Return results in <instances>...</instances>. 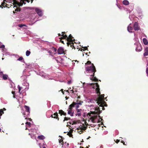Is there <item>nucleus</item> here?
Wrapping results in <instances>:
<instances>
[{"label": "nucleus", "mask_w": 148, "mask_h": 148, "mask_svg": "<svg viewBox=\"0 0 148 148\" xmlns=\"http://www.w3.org/2000/svg\"><path fill=\"white\" fill-rule=\"evenodd\" d=\"M98 95L99 97L95 101L98 104V105L99 106V107H102V110H103L105 109L104 106H107L106 103L104 101V99H103L104 95L102 94L101 95V94L100 95H99V94H98Z\"/></svg>", "instance_id": "obj_1"}, {"label": "nucleus", "mask_w": 148, "mask_h": 148, "mask_svg": "<svg viewBox=\"0 0 148 148\" xmlns=\"http://www.w3.org/2000/svg\"><path fill=\"white\" fill-rule=\"evenodd\" d=\"M86 70L88 73H93V76L94 74L96 71L95 68L93 64H91V65L90 66H88L86 68Z\"/></svg>", "instance_id": "obj_2"}, {"label": "nucleus", "mask_w": 148, "mask_h": 148, "mask_svg": "<svg viewBox=\"0 0 148 148\" xmlns=\"http://www.w3.org/2000/svg\"><path fill=\"white\" fill-rule=\"evenodd\" d=\"M75 104L74 103H72L69 106V108L67 110L68 111V114H70L71 116H73L74 112H72V109L73 107H75Z\"/></svg>", "instance_id": "obj_3"}, {"label": "nucleus", "mask_w": 148, "mask_h": 148, "mask_svg": "<svg viewBox=\"0 0 148 148\" xmlns=\"http://www.w3.org/2000/svg\"><path fill=\"white\" fill-rule=\"evenodd\" d=\"M93 88L95 89L96 93L100 95V92L99 86L97 83H95L93 84Z\"/></svg>", "instance_id": "obj_4"}, {"label": "nucleus", "mask_w": 148, "mask_h": 148, "mask_svg": "<svg viewBox=\"0 0 148 148\" xmlns=\"http://www.w3.org/2000/svg\"><path fill=\"white\" fill-rule=\"evenodd\" d=\"M101 112L102 110H100L99 108V107L97 106L95 108V111L91 112L90 114L99 115L101 113Z\"/></svg>", "instance_id": "obj_5"}, {"label": "nucleus", "mask_w": 148, "mask_h": 148, "mask_svg": "<svg viewBox=\"0 0 148 148\" xmlns=\"http://www.w3.org/2000/svg\"><path fill=\"white\" fill-rule=\"evenodd\" d=\"M98 116L99 118L100 117V116L99 115L98 116L97 115L94 116H91L90 118V120H91L92 122L93 123H95L96 122L99 123L100 122L99 121V120H96V119H97Z\"/></svg>", "instance_id": "obj_6"}, {"label": "nucleus", "mask_w": 148, "mask_h": 148, "mask_svg": "<svg viewBox=\"0 0 148 148\" xmlns=\"http://www.w3.org/2000/svg\"><path fill=\"white\" fill-rule=\"evenodd\" d=\"M133 27L135 31H138L139 29L140 28L138 26V23L137 22H135L134 23Z\"/></svg>", "instance_id": "obj_7"}, {"label": "nucleus", "mask_w": 148, "mask_h": 148, "mask_svg": "<svg viewBox=\"0 0 148 148\" xmlns=\"http://www.w3.org/2000/svg\"><path fill=\"white\" fill-rule=\"evenodd\" d=\"M68 39H67V42H75V40L74 39H73L74 38L72 36L71 34H70L69 36V37H68Z\"/></svg>", "instance_id": "obj_8"}, {"label": "nucleus", "mask_w": 148, "mask_h": 148, "mask_svg": "<svg viewBox=\"0 0 148 148\" xmlns=\"http://www.w3.org/2000/svg\"><path fill=\"white\" fill-rule=\"evenodd\" d=\"M58 52L59 54H62L64 53V49L62 47H60L58 49Z\"/></svg>", "instance_id": "obj_9"}, {"label": "nucleus", "mask_w": 148, "mask_h": 148, "mask_svg": "<svg viewBox=\"0 0 148 148\" xmlns=\"http://www.w3.org/2000/svg\"><path fill=\"white\" fill-rule=\"evenodd\" d=\"M20 1L21 4L20 6H22L23 3L25 4L26 2L29 3L30 2V0H20Z\"/></svg>", "instance_id": "obj_10"}, {"label": "nucleus", "mask_w": 148, "mask_h": 148, "mask_svg": "<svg viewBox=\"0 0 148 148\" xmlns=\"http://www.w3.org/2000/svg\"><path fill=\"white\" fill-rule=\"evenodd\" d=\"M142 50V48L141 45L140 44H138L136 48V50L137 51H140Z\"/></svg>", "instance_id": "obj_11"}, {"label": "nucleus", "mask_w": 148, "mask_h": 148, "mask_svg": "<svg viewBox=\"0 0 148 148\" xmlns=\"http://www.w3.org/2000/svg\"><path fill=\"white\" fill-rule=\"evenodd\" d=\"M51 117L52 118L57 119L58 121L59 120V118L58 117V113L57 112L55 113L53 115H52Z\"/></svg>", "instance_id": "obj_12"}, {"label": "nucleus", "mask_w": 148, "mask_h": 148, "mask_svg": "<svg viewBox=\"0 0 148 148\" xmlns=\"http://www.w3.org/2000/svg\"><path fill=\"white\" fill-rule=\"evenodd\" d=\"M66 43L68 46H69V45H70V47L72 49L74 48L75 49V47L73 45L74 43H73V42H66Z\"/></svg>", "instance_id": "obj_13"}, {"label": "nucleus", "mask_w": 148, "mask_h": 148, "mask_svg": "<svg viewBox=\"0 0 148 148\" xmlns=\"http://www.w3.org/2000/svg\"><path fill=\"white\" fill-rule=\"evenodd\" d=\"M36 12L40 16L42 15V11L41 10L38 8H36L35 10Z\"/></svg>", "instance_id": "obj_14"}, {"label": "nucleus", "mask_w": 148, "mask_h": 148, "mask_svg": "<svg viewBox=\"0 0 148 148\" xmlns=\"http://www.w3.org/2000/svg\"><path fill=\"white\" fill-rule=\"evenodd\" d=\"M95 74H94V75L93 76V74L92 75H90V76L91 77H92L90 79L92 81L95 82H98V80L97 78H96V77L95 76Z\"/></svg>", "instance_id": "obj_15"}, {"label": "nucleus", "mask_w": 148, "mask_h": 148, "mask_svg": "<svg viewBox=\"0 0 148 148\" xmlns=\"http://www.w3.org/2000/svg\"><path fill=\"white\" fill-rule=\"evenodd\" d=\"M82 111L81 109H77V113L76 114L75 116H77V115L78 116H80L81 115V112Z\"/></svg>", "instance_id": "obj_16"}, {"label": "nucleus", "mask_w": 148, "mask_h": 148, "mask_svg": "<svg viewBox=\"0 0 148 148\" xmlns=\"http://www.w3.org/2000/svg\"><path fill=\"white\" fill-rule=\"evenodd\" d=\"M62 37H61V39H65V41L66 42H67V39H68V36L66 35H63V34H62Z\"/></svg>", "instance_id": "obj_17"}, {"label": "nucleus", "mask_w": 148, "mask_h": 148, "mask_svg": "<svg viewBox=\"0 0 148 148\" xmlns=\"http://www.w3.org/2000/svg\"><path fill=\"white\" fill-rule=\"evenodd\" d=\"M59 113L60 114L61 116H62V115L64 116H66V113H65L62 110H59Z\"/></svg>", "instance_id": "obj_18"}, {"label": "nucleus", "mask_w": 148, "mask_h": 148, "mask_svg": "<svg viewBox=\"0 0 148 148\" xmlns=\"http://www.w3.org/2000/svg\"><path fill=\"white\" fill-rule=\"evenodd\" d=\"M82 125V126L81 127H80V130L81 131V132H82L81 133H79L80 134H81V133H82L83 130H85L87 128L84 125V124H83Z\"/></svg>", "instance_id": "obj_19"}, {"label": "nucleus", "mask_w": 148, "mask_h": 148, "mask_svg": "<svg viewBox=\"0 0 148 148\" xmlns=\"http://www.w3.org/2000/svg\"><path fill=\"white\" fill-rule=\"evenodd\" d=\"M143 55L144 56H148V47H146L145 49V52L144 53Z\"/></svg>", "instance_id": "obj_20"}, {"label": "nucleus", "mask_w": 148, "mask_h": 148, "mask_svg": "<svg viewBox=\"0 0 148 148\" xmlns=\"http://www.w3.org/2000/svg\"><path fill=\"white\" fill-rule=\"evenodd\" d=\"M6 110V109L5 108L0 110V119L1 118V116L2 115V114H4L3 111H5Z\"/></svg>", "instance_id": "obj_21"}, {"label": "nucleus", "mask_w": 148, "mask_h": 148, "mask_svg": "<svg viewBox=\"0 0 148 148\" xmlns=\"http://www.w3.org/2000/svg\"><path fill=\"white\" fill-rule=\"evenodd\" d=\"M130 24L127 27V30L128 31L130 32H132V30L133 28L132 26H130Z\"/></svg>", "instance_id": "obj_22"}, {"label": "nucleus", "mask_w": 148, "mask_h": 148, "mask_svg": "<svg viewBox=\"0 0 148 148\" xmlns=\"http://www.w3.org/2000/svg\"><path fill=\"white\" fill-rule=\"evenodd\" d=\"M73 103H74L75 104V106L76 104L82 105V103H83V102L82 101H80L78 100H77L76 103L73 102Z\"/></svg>", "instance_id": "obj_23"}, {"label": "nucleus", "mask_w": 148, "mask_h": 148, "mask_svg": "<svg viewBox=\"0 0 148 148\" xmlns=\"http://www.w3.org/2000/svg\"><path fill=\"white\" fill-rule=\"evenodd\" d=\"M73 103H74L75 104V106L76 104L82 105V103H83V102L82 101H80L78 100H77L76 103L73 102Z\"/></svg>", "instance_id": "obj_24"}, {"label": "nucleus", "mask_w": 148, "mask_h": 148, "mask_svg": "<svg viewBox=\"0 0 148 148\" xmlns=\"http://www.w3.org/2000/svg\"><path fill=\"white\" fill-rule=\"evenodd\" d=\"M123 4L125 5H128L129 4V1L127 0H124L123 2Z\"/></svg>", "instance_id": "obj_25"}, {"label": "nucleus", "mask_w": 148, "mask_h": 148, "mask_svg": "<svg viewBox=\"0 0 148 148\" xmlns=\"http://www.w3.org/2000/svg\"><path fill=\"white\" fill-rule=\"evenodd\" d=\"M143 41L144 44L145 45H147L148 43V41L145 38H144L143 39Z\"/></svg>", "instance_id": "obj_26"}, {"label": "nucleus", "mask_w": 148, "mask_h": 148, "mask_svg": "<svg viewBox=\"0 0 148 148\" xmlns=\"http://www.w3.org/2000/svg\"><path fill=\"white\" fill-rule=\"evenodd\" d=\"M4 80H6L7 79L8 77V75L6 74H3L2 76Z\"/></svg>", "instance_id": "obj_27"}, {"label": "nucleus", "mask_w": 148, "mask_h": 148, "mask_svg": "<svg viewBox=\"0 0 148 148\" xmlns=\"http://www.w3.org/2000/svg\"><path fill=\"white\" fill-rule=\"evenodd\" d=\"M25 109L26 111L28 112V113H29V107L27 106H25Z\"/></svg>", "instance_id": "obj_28"}, {"label": "nucleus", "mask_w": 148, "mask_h": 148, "mask_svg": "<svg viewBox=\"0 0 148 148\" xmlns=\"http://www.w3.org/2000/svg\"><path fill=\"white\" fill-rule=\"evenodd\" d=\"M38 138L40 140H43L45 138V137L43 135H40L38 136Z\"/></svg>", "instance_id": "obj_29"}, {"label": "nucleus", "mask_w": 148, "mask_h": 148, "mask_svg": "<svg viewBox=\"0 0 148 148\" xmlns=\"http://www.w3.org/2000/svg\"><path fill=\"white\" fill-rule=\"evenodd\" d=\"M51 49L52 50V51H53V53H54V54H55V53L56 52L57 49L54 47H52V48H51Z\"/></svg>", "instance_id": "obj_30"}, {"label": "nucleus", "mask_w": 148, "mask_h": 148, "mask_svg": "<svg viewBox=\"0 0 148 148\" xmlns=\"http://www.w3.org/2000/svg\"><path fill=\"white\" fill-rule=\"evenodd\" d=\"M31 53V52L28 50L26 52V56H29Z\"/></svg>", "instance_id": "obj_31"}, {"label": "nucleus", "mask_w": 148, "mask_h": 148, "mask_svg": "<svg viewBox=\"0 0 148 148\" xmlns=\"http://www.w3.org/2000/svg\"><path fill=\"white\" fill-rule=\"evenodd\" d=\"M18 89L19 93L20 94H21V92H20V91H21V89H22V88L21 87H20L19 85L18 86Z\"/></svg>", "instance_id": "obj_32"}, {"label": "nucleus", "mask_w": 148, "mask_h": 148, "mask_svg": "<svg viewBox=\"0 0 148 148\" xmlns=\"http://www.w3.org/2000/svg\"><path fill=\"white\" fill-rule=\"evenodd\" d=\"M71 130H70V132L68 133L67 134L69 136V137H71L73 136V135L72 134V132H70Z\"/></svg>", "instance_id": "obj_33"}, {"label": "nucleus", "mask_w": 148, "mask_h": 148, "mask_svg": "<svg viewBox=\"0 0 148 148\" xmlns=\"http://www.w3.org/2000/svg\"><path fill=\"white\" fill-rule=\"evenodd\" d=\"M70 119V118L69 117H65L64 118V119L63 120V122H64L65 121H67L68 120H69Z\"/></svg>", "instance_id": "obj_34"}, {"label": "nucleus", "mask_w": 148, "mask_h": 148, "mask_svg": "<svg viewBox=\"0 0 148 148\" xmlns=\"http://www.w3.org/2000/svg\"><path fill=\"white\" fill-rule=\"evenodd\" d=\"M59 142L60 143H61L62 145H63V140L62 139H60V140H59Z\"/></svg>", "instance_id": "obj_35"}, {"label": "nucleus", "mask_w": 148, "mask_h": 148, "mask_svg": "<svg viewBox=\"0 0 148 148\" xmlns=\"http://www.w3.org/2000/svg\"><path fill=\"white\" fill-rule=\"evenodd\" d=\"M12 94H13V97L14 98H15V91H12Z\"/></svg>", "instance_id": "obj_36"}, {"label": "nucleus", "mask_w": 148, "mask_h": 148, "mask_svg": "<svg viewBox=\"0 0 148 148\" xmlns=\"http://www.w3.org/2000/svg\"><path fill=\"white\" fill-rule=\"evenodd\" d=\"M23 60V58L22 57H21L19 58L17 60H18V61H22Z\"/></svg>", "instance_id": "obj_37"}, {"label": "nucleus", "mask_w": 148, "mask_h": 148, "mask_svg": "<svg viewBox=\"0 0 148 148\" xmlns=\"http://www.w3.org/2000/svg\"><path fill=\"white\" fill-rule=\"evenodd\" d=\"M69 123L70 124H72V125L76 124V123L75 121H73L72 122H69Z\"/></svg>", "instance_id": "obj_38"}, {"label": "nucleus", "mask_w": 148, "mask_h": 148, "mask_svg": "<svg viewBox=\"0 0 148 148\" xmlns=\"http://www.w3.org/2000/svg\"><path fill=\"white\" fill-rule=\"evenodd\" d=\"M92 63H91V62L90 61H88L86 63V64H91Z\"/></svg>", "instance_id": "obj_39"}, {"label": "nucleus", "mask_w": 148, "mask_h": 148, "mask_svg": "<svg viewBox=\"0 0 148 148\" xmlns=\"http://www.w3.org/2000/svg\"><path fill=\"white\" fill-rule=\"evenodd\" d=\"M83 48L84 49H82V50H83V51H84L85 50H87L88 49L87 47H83Z\"/></svg>", "instance_id": "obj_40"}, {"label": "nucleus", "mask_w": 148, "mask_h": 148, "mask_svg": "<svg viewBox=\"0 0 148 148\" xmlns=\"http://www.w3.org/2000/svg\"><path fill=\"white\" fill-rule=\"evenodd\" d=\"M21 11V9L19 8H17L15 10V11Z\"/></svg>", "instance_id": "obj_41"}, {"label": "nucleus", "mask_w": 148, "mask_h": 148, "mask_svg": "<svg viewBox=\"0 0 148 148\" xmlns=\"http://www.w3.org/2000/svg\"><path fill=\"white\" fill-rule=\"evenodd\" d=\"M13 1V4L14 5L15 3H17V2L16 1V0H12Z\"/></svg>", "instance_id": "obj_42"}, {"label": "nucleus", "mask_w": 148, "mask_h": 148, "mask_svg": "<svg viewBox=\"0 0 148 148\" xmlns=\"http://www.w3.org/2000/svg\"><path fill=\"white\" fill-rule=\"evenodd\" d=\"M27 125H28L29 126H30L31 125V123L30 122H27L26 123Z\"/></svg>", "instance_id": "obj_43"}, {"label": "nucleus", "mask_w": 148, "mask_h": 148, "mask_svg": "<svg viewBox=\"0 0 148 148\" xmlns=\"http://www.w3.org/2000/svg\"><path fill=\"white\" fill-rule=\"evenodd\" d=\"M146 73L147 74V75L148 76V67H147L146 68Z\"/></svg>", "instance_id": "obj_44"}, {"label": "nucleus", "mask_w": 148, "mask_h": 148, "mask_svg": "<svg viewBox=\"0 0 148 148\" xmlns=\"http://www.w3.org/2000/svg\"><path fill=\"white\" fill-rule=\"evenodd\" d=\"M5 48V46L4 45H1L0 46V48Z\"/></svg>", "instance_id": "obj_45"}, {"label": "nucleus", "mask_w": 148, "mask_h": 148, "mask_svg": "<svg viewBox=\"0 0 148 148\" xmlns=\"http://www.w3.org/2000/svg\"><path fill=\"white\" fill-rule=\"evenodd\" d=\"M5 4H6L5 3L3 2V3H2L1 5L3 7H4V5H5Z\"/></svg>", "instance_id": "obj_46"}, {"label": "nucleus", "mask_w": 148, "mask_h": 148, "mask_svg": "<svg viewBox=\"0 0 148 148\" xmlns=\"http://www.w3.org/2000/svg\"><path fill=\"white\" fill-rule=\"evenodd\" d=\"M60 38V41L62 43H63V44H64V41L62 40V39H61V38Z\"/></svg>", "instance_id": "obj_47"}, {"label": "nucleus", "mask_w": 148, "mask_h": 148, "mask_svg": "<svg viewBox=\"0 0 148 148\" xmlns=\"http://www.w3.org/2000/svg\"><path fill=\"white\" fill-rule=\"evenodd\" d=\"M18 26L20 27H22L23 26V24H21L19 25Z\"/></svg>", "instance_id": "obj_48"}, {"label": "nucleus", "mask_w": 148, "mask_h": 148, "mask_svg": "<svg viewBox=\"0 0 148 148\" xmlns=\"http://www.w3.org/2000/svg\"><path fill=\"white\" fill-rule=\"evenodd\" d=\"M120 139L119 140H116V141H115V142L117 143H118L120 141Z\"/></svg>", "instance_id": "obj_49"}, {"label": "nucleus", "mask_w": 148, "mask_h": 148, "mask_svg": "<svg viewBox=\"0 0 148 148\" xmlns=\"http://www.w3.org/2000/svg\"><path fill=\"white\" fill-rule=\"evenodd\" d=\"M121 142L123 143V145H126L125 144V143L124 142V141L123 140H121Z\"/></svg>", "instance_id": "obj_50"}, {"label": "nucleus", "mask_w": 148, "mask_h": 148, "mask_svg": "<svg viewBox=\"0 0 148 148\" xmlns=\"http://www.w3.org/2000/svg\"><path fill=\"white\" fill-rule=\"evenodd\" d=\"M76 108L77 109H78V108L79 107V105L78 104H76Z\"/></svg>", "instance_id": "obj_51"}, {"label": "nucleus", "mask_w": 148, "mask_h": 148, "mask_svg": "<svg viewBox=\"0 0 148 148\" xmlns=\"http://www.w3.org/2000/svg\"><path fill=\"white\" fill-rule=\"evenodd\" d=\"M33 134H30V133H29V135H30V136H31V137L32 138H33L32 136Z\"/></svg>", "instance_id": "obj_52"}, {"label": "nucleus", "mask_w": 148, "mask_h": 148, "mask_svg": "<svg viewBox=\"0 0 148 148\" xmlns=\"http://www.w3.org/2000/svg\"><path fill=\"white\" fill-rule=\"evenodd\" d=\"M3 73L2 71L0 72V75H3Z\"/></svg>", "instance_id": "obj_53"}, {"label": "nucleus", "mask_w": 148, "mask_h": 148, "mask_svg": "<svg viewBox=\"0 0 148 148\" xmlns=\"http://www.w3.org/2000/svg\"><path fill=\"white\" fill-rule=\"evenodd\" d=\"M63 89H61V91H62V93L63 94H64V92L63 91Z\"/></svg>", "instance_id": "obj_54"}, {"label": "nucleus", "mask_w": 148, "mask_h": 148, "mask_svg": "<svg viewBox=\"0 0 148 148\" xmlns=\"http://www.w3.org/2000/svg\"><path fill=\"white\" fill-rule=\"evenodd\" d=\"M48 52L50 54H51L52 53V51L50 50H49L48 51Z\"/></svg>", "instance_id": "obj_55"}, {"label": "nucleus", "mask_w": 148, "mask_h": 148, "mask_svg": "<svg viewBox=\"0 0 148 148\" xmlns=\"http://www.w3.org/2000/svg\"><path fill=\"white\" fill-rule=\"evenodd\" d=\"M66 126L67 127H69V128H70V127H71V126L69 125H66Z\"/></svg>", "instance_id": "obj_56"}, {"label": "nucleus", "mask_w": 148, "mask_h": 148, "mask_svg": "<svg viewBox=\"0 0 148 148\" xmlns=\"http://www.w3.org/2000/svg\"><path fill=\"white\" fill-rule=\"evenodd\" d=\"M71 81H68V83L69 84H71Z\"/></svg>", "instance_id": "obj_57"}, {"label": "nucleus", "mask_w": 148, "mask_h": 148, "mask_svg": "<svg viewBox=\"0 0 148 148\" xmlns=\"http://www.w3.org/2000/svg\"><path fill=\"white\" fill-rule=\"evenodd\" d=\"M65 33V32H62V34H63V35H64Z\"/></svg>", "instance_id": "obj_58"}, {"label": "nucleus", "mask_w": 148, "mask_h": 148, "mask_svg": "<svg viewBox=\"0 0 148 148\" xmlns=\"http://www.w3.org/2000/svg\"><path fill=\"white\" fill-rule=\"evenodd\" d=\"M0 7L1 8H3V7L1 5H0Z\"/></svg>", "instance_id": "obj_59"}, {"label": "nucleus", "mask_w": 148, "mask_h": 148, "mask_svg": "<svg viewBox=\"0 0 148 148\" xmlns=\"http://www.w3.org/2000/svg\"><path fill=\"white\" fill-rule=\"evenodd\" d=\"M102 121H103V119H101V121H100V122H101Z\"/></svg>", "instance_id": "obj_60"}, {"label": "nucleus", "mask_w": 148, "mask_h": 148, "mask_svg": "<svg viewBox=\"0 0 148 148\" xmlns=\"http://www.w3.org/2000/svg\"><path fill=\"white\" fill-rule=\"evenodd\" d=\"M88 114L89 115V116H90V114L89 113H88Z\"/></svg>", "instance_id": "obj_61"}, {"label": "nucleus", "mask_w": 148, "mask_h": 148, "mask_svg": "<svg viewBox=\"0 0 148 148\" xmlns=\"http://www.w3.org/2000/svg\"><path fill=\"white\" fill-rule=\"evenodd\" d=\"M90 138V137L89 136L88 138H87V139H89V138Z\"/></svg>", "instance_id": "obj_62"}, {"label": "nucleus", "mask_w": 148, "mask_h": 148, "mask_svg": "<svg viewBox=\"0 0 148 148\" xmlns=\"http://www.w3.org/2000/svg\"><path fill=\"white\" fill-rule=\"evenodd\" d=\"M33 0H31V3H32L33 2Z\"/></svg>", "instance_id": "obj_63"}, {"label": "nucleus", "mask_w": 148, "mask_h": 148, "mask_svg": "<svg viewBox=\"0 0 148 148\" xmlns=\"http://www.w3.org/2000/svg\"><path fill=\"white\" fill-rule=\"evenodd\" d=\"M43 148H46L45 147H44Z\"/></svg>", "instance_id": "obj_64"}]
</instances>
